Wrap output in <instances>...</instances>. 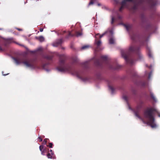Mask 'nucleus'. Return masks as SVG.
Wrapping results in <instances>:
<instances>
[{"label": "nucleus", "mask_w": 160, "mask_h": 160, "mask_svg": "<svg viewBox=\"0 0 160 160\" xmlns=\"http://www.w3.org/2000/svg\"><path fill=\"white\" fill-rule=\"evenodd\" d=\"M94 3L93 2V1H91L88 4V6H89V5H91V4H93Z\"/></svg>", "instance_id": "nucleus-29"}, {"label": "nucleus", "mask_w": 160, "mask_h": 160, "mask_svg": "<svg viewBox=\"0 0 160 160\" xmlns=\"http://www.w3.org/2000/svg\"><path fill=\"white\" fill-rule=\"evenodd\" d=\"M133 2L134 4L133 7V9L137 8V6L142 4H147L150 6V8H152L154 6L158 4V0H123L121 4V6L119 8V10L121 11L122 9L124 8H128L127 2Z\"/></svg>", "instance_id": "nucleus-2"}, {"label": "nucleus", "mask_w": 160, "mask_h": 160, "mask_svg": "<svg viewBox=\"0 0 160 160\" xmlns=\"http://www.w3.org/2000/svg\"><path fill=\"white\" fill-rule=\"evenodd\" d=\"M136 48L134 46H131L129 48V50L130 51L132 52L136 50Z\"/></svg>", "instance_id": "nucleus-13"}, {"label": "nucleus", "mask_w": 160, "mask_h": 160, "mask_svg": "<svg viewBox=\"0 0 160 160\" xmlns=\"http://www.w3.org/2000/svg\"><path fill=\"white\" fill-rule=\"evenodd\" d=\"M52 155H53L51 154V153H48L47 155V157L48 158L51 159L52 158Z\"/></svg>", "instance_id": "nucleus-20"}, {"label": "nucleus", "mask_w": 160, "mask_h": 160, "mask_svg": "<svg viewBox=\"0 0 160 160\" xmlns=\"http://www.w3.org/2000/svg\"><path fill=\"white\" fill-rule=\"evenodd\" d=\"M49 152H49V153H51V154L52 155H54V153L51 149L50 150Z\"/></svg>", "instance_id": "nucleus-27"}, {"label": "nucleus", "mask_w": 160, "mask_h": 160, "mask_svg": "<svg viewBox=\"0 0 160 160\" xmlns=\"http://www.w3.org/2000/svg\"><path fill=\"white\" fill-rule=\"evenodd\" d=\"M113 35H111L109 34V36H108L109 37V42L110 44H113L114 43L115 40L113 37Z\"/></svg>", "instance_id": "nucleus-6"}, {"label": "nucleus", "mask_w": 160, "mask_h": 160, "mask_svg": "<svg viewBox=\"0 0 160 160\" xmlns=\"http://www.w3.org/2000/svg\"><path fill=\"white\" fill-rule=\"evenodd\" d=\"M52 143L50 142L49 143V145L48 146L50 148H52Z\"/></svg>", "instance_id": "nucleus-24"}, {"label": "nucleus", "mask_w": 160, "mask_h": 160, "mask_svg": "<svg viewBox=\"0 0 160 160\" xmlns=\"http://www.w3.org/2000/svg\"><path fill=\"white\" fill-rule=\"evenodd\" d=\"M38 138L39 139L40 142H42V138L41 137H38Z\"/></svg>", "instance_id": "nucleus-31"}, {"label": "nucleus", "mask_w": 160, "mask_h": 160, "mask_svg": "<svg viewBox=\"0 0 160 160\" xmlns=\"http://www.w3.org/2000/svg\"><path fill=\"white\" fill-rule=\"evenodd\" d=\"M46 70L47 71H49V70H48V69H46Z\"/></svg>", "instance_id": "nucleus-46"}, {"label": "nucleus", "mask_w": 160, "mask_h": 160, "mask_svg": "<svg viewBox=\"0 0 160 160\" xmlns=\"http://www.w3.org/2000/svg\"><path fill=\"white\" fill-rule=\"evenodd\" d=\"M158 116L159 117H160V113H159Z\"/></svg>", "instance_id": "nucleus-45"}, {"label": "nucleus", "mask_w": 160, "mask_h": 160, "mask_svg": "<svg viewBox=\"0 0 160 160\" xmlns=\"http://www.w3.org/2000/svg\"><path fill=\"white\" fill-rule=\"evenodd\" d=\"M123 99L125 100L126 102L127 101V98L126 96H123L122 97Z\"/></svg>", "instance_id": "nucleus-23"}, {"label": "nucleus", "mask_w": 160, "mask_h": 160, "mask_svg": "<svg viewBox=\"0 0 160 160\" xmlns=\"http://www.w3.org/2000/svg\"><path fill=\"white\" fill-rule=\"evenodd\" d=\"M40 150L41 152L43 150V145H41L39 147Z\"/></svg>", "instance_id": "nucleus-22"}, {"label": "nucleus", "mask_w": 160, "mask_h": 160, "mask_svg": "<svg viewBox=\"0 0 160 160\" xmlns=\"http://www.w3.org/2000/svg\"><path fill=\"white\" fill-rule=\"evenodd\" d=\"M113 34V30L112 29L110 30V29H108L102 35H100L99 38H101L104 35H106L108 36H109V34L112 35Z\"/></svg>", "instance_id": "nucleus-3"}, {"label": "nucleus", "mask_w": 160, "mask_h": 160, "mask_svg": "<svg viewBox=\"0 0 160 160\" xmlns=\"http://www.w3.org/2000/svg\"><path fill=\"white\" fill-rule=\"evenodd\" d=\"M57 70L59 72L63 73L69 71L70 68L68 67L64 66L62 68H57Z\"/></svg>", "instance_id": "nucleus-4"}, {"label": "nucleus", "mask_w": 160, "mask_h": 160, "mask_svg": "<svg viewBox=\"0 0 160 160\" xmlns=\"http://www.w3.org/2000/svg\"><path fill=\"white\" fill-rule=\"evenodd\" d=\"M17 29H18L19 31H22V29H20L18 28H17Z\"/></svg>", "instance_id": "nucleus-40"}, {"label": "nucleus", "mask_w": 160, "mask_h": 160, "mask_svg": "<svg viewBox=\"0 0 160 160\" xmlns=\"http://www.w3.org/2000/svg\"><path fill=\"white\" fill-rule=\"evenodd\" d=\"M64 62V60H60L59 61V63L60 64H63V63Z\"/></svg>", "instance_id": "nucleus-26"}, {"label": "nucleus", "mask_w": 160, "mask_h": 160, "mask_svg": "<svg viewBox=\"0 0 160 160\" xmlns=\"http://www.w3.org/2000/svg\"><path fill=\"white\" fill-rule=\"evenodd\" d=\"M94 44L97 45V48H98L102 44V42L100 40L97 41L96 39H95V40Z\"/></svg>", "instance_id": "nucleus-9"}, {"label": "nucleus", "mask_w": 160, "mask_h": 160, "mask_svg": "<svg viewBox=\"0 0 160 160\" xmlns=\"http://www.w3.org/2000/svg\"><path fill=\"white\" fill-rule=\"evenodd\" d=\"M122 56L124 58L126 61H127L128 60L127 57L126 55H125L124 53L122 52H121Z\"/></svg>", "instance_id": "nucleus-14"}, {"label": "nucleus", "mask_w": 160, "mask_h": 160, "mask_svg": "<svg viewBox=\"0 0 160 160\" xmlns=\"http://www.w3.org/2000/svg\"><path fill=\"white\" fill-rule=\"evenodd\" d=\"M37 38L38 39L40 42H42L44 40V38L42 36H40L38 38Z\"/></svg>", "instance_id": "nucleus-11"}, {"label": "nucleus", "mask_w": 160, "mask_h": 160, "mask_svg": "<svg viewBox=\"0 0 160 160\" xmlns=\"http://www.w3.org/2000/svg\"><path fill=\"white\" fill-rule=\"evenodd\" d=\"M2 30V28H0V30Z\"/></svg>", "instance_id": "nucleus-47"}, {"label": "nucleus", "mask_w": 160, "mask_h": 160, "mask_svg": "<svg viewBox=\"0 0 160 160\" xmlns=\"http://www.w3.org/2000/svg\"><path fill=\"white\" fill-rule=\"evenodd\" d=\"M90 46L88 45H84L82 47L81 49H85L88 48Z\"/></svg>", "instance_id": "nucleus-17"}, {"label": "nucleus", "mask_w": 160, "mask_h": 160, "mask_svg": "<svg viewBox=\"0 0 160 160\" xmlns=\"http://www.w3.org/2000/svg\"><path fill=\"white\" fill-rule=\"evenodd\" d=\"M43 30V28H40V32H42Z\"/></svg>", "instance_id": "nucleus-34"}, {"label": "nucleus", "mask_w": 160, "mask_h": 160, "mask_svg": "<svg viewBox=\"0 0 160 160\" xmlns=\"http://www.w3.org/2000/svg\"><path fill=\"white\" fill-rule=\"evenodd\" d=\"M118 25H123L128 31H129V28H131L130 25L128 24H124L122 23H120Z\"/></svg>", "instance_id": "nucleus-8"}, {"label": "nucleus", "mask_w": 160, "mask_h": 160, "mask_svg": "<svg viewBox=\"0 0 160 160\" xmlns=\"http://www.w3.org/2000/svg\"><path fill=\"white\" fill-rule=\"evenodd\" d=\"M99 35V33H97V34H96V36H95V38H96V39H97V37H96V36H97V35Z\"/></svg>", "instance_id": "nucleus-37"}, {"label": "nucleus", "mask_w": 160, "mask_h": 160, "mask_svg": "<svg viewBox=\"0 0 160 160\" xmlns=\"http://www.w3.org/2000/svg\"><path fill=\"white\" fill-rule=\"evenodd\" d=\"M77 76L78 77V78H80L82 81L84 82H86L88 80V79L87 78H82L80 77L78 74H77Z\"/></svg>", "instance_id": "nucleus-10"}, {"label": "nucleus", "mask_w": 160, "mask_h": 160, "mask_svg": "<svg viewBox=\"0 0 160 160\" xmlns=\"http://www.w3.org/2000/svg\"><path fill=\"white\" fill-rule=\"evenodd\" d=\"M114 18L113 17H112V21H111V23L112 24L114 22Z\"/></svg>", "instance_id": "nucleus-28"}, {"label": "nucleus", "mask_w": 160, "mask_h": 160, "mask_svg": "<svg viewBox=\"0 0 160 160\" xmlns=\"http://www.w3.org/2000/svg\"><path fill=\"white\" fill-rule=\"evenodd\" d=\"M82 35V32H77L76 33V36L77 37H79Z\"/></svg>", "instance_id": "nucleus-18"}, {"label": "nucleus", "mask_w": 160, "mask_h": 160, "mask_svg": "<svg viewBox=\"0 0 160 160\" xmlns=\"http://www.w3.org/2000/svg\"><path fill=\"white\" fill-rule=\"evenodd\" d=\"M101 58L103 61H106L108 58V56L106 55L102 56L101 57Z\"/></svg>", "instance_id": "nucleus-16"}, {"label": "nucleus", "mask_w": 160, "mask_h": 160, "mask_svg": "<svg viewBox=\"0 0 160 160\" xmlns=\"http://www.w3.org/2000/svg\"><path fill=\"white\" fill-rule=\"evenodd\" d=\"M152 72L151 71L149 73V75H148V79H150V77H151V76L152 75Z\"/></svg>", "instance_id": "nucleus-25"}, {"label": "nucleus", "mask_w": 160, "mask_h": 160, "mask_svg": "<svg viewBox=\"0 0 160 160\" xmlns=\"http://www.w3.org/2000/svg\"><path fill=\"white\" fill-rule=\"evenodd\" d=\"M128 105L129 109L130 110H131L133 111V110L130 107V106L129 105Z\"/></svg>", "instance_id": "nucleus-38"}, {"label": "nucleus", "mask_w": 160, "mask_h": 160, "mask_svg": "<svg viewBox=\"0 0 160 160\" xmlns=\"http://www.w3.org/2000/svg\"><path fill=\"white\" fill-rule=\"evenodd\" d=\"M62 42V40L61 39H58L54 42L52 45L53 47H57L58 46L60 45Z\"/></svg>", "instance_id": "nucleus-5"}, {"label": "nucleus", "mask_w": 160, "mask_h": 160, "mask_svg": "<svg viewBox=\"0 0 160 160\" xmlns=\"http://www.w3.org/2000/svg\"><path fill=\"white\" fill-rule=\"evenodd\" d=\"M78 58L77 57H76V60H75L74 61L76 62H77V61H78Z\"/></svg>", "instance_id": "nucleus-35"}, {"label": "nucleus", "mask_w": 160, "mask_h": 160, "mask_svg": "<svg viewBox=\"0 0 160 160\" xmlns=\"http://www.w3.org/2000/svg\"><path fill=\"white\" fill-rule=\"evenodd\" d=\"M111 68L113 69H116L117 68Z\"/></svg>", "instance_id": "nucleus-43"}, {"label": "nucleus", "mask_w": 160, "mask_h": 160, "mask_svg": "<svg viewBox=\"0 0 160 160\" xmlns=\"http://www.w3.org/2000/svg\"><path fill=\"white\" fill-rule=\"evenodd\" d=\"M12 58L14 60L15 63L17 65H19L22 63L21 62H19L17 59L14 58L12 57Z\"/></svg>", "instance_id": "nucleus-12"}, {"label": "nucleus", "mask_w": 160, "mask_h": 160, "mask_svg": "<svg viewBox=\"0 0 160 160\" xmlns=\"http://www.w3.org/2000/svg\"><path fill=\"white\" fill-rule=\"evenodd\" d=\"M2 74H3V76H6V75H8V74H9V73H7V74H3V72H2Z\"/></svg>", "instance_id": "nucleus-32"}, {"label": "nucleus", "mask_w": 160, "mask_h": 160, "mask_svg": "<svg viewBox=\"0 0 160 160\" xmlns=\"http://www.w3.org/2000/svg\"><path fill=\"white\" fill-rule=\"evenodd\" d=\"M98 6H100L101 5V4L100 3H98Z\"/></svg>", "instance_id": "nucleus-42"}, {"label": "nucleus", "mask_w": 160, "mask_h": 160, "mask_svg": "<svg viewBox=\"0 0 160 160\" xmlns=\"http://www.w3.org/2000/svg\"><path fill=\"white\" fill-rule=\"evenodd\" d=\"M151 97L154 100V101L155 102H156L157 100H156V99L155 97L154 96L153 94L152 93H151Z\"/></svg>", "instance_id": "nucleus-19"}, {"label": "nucleus", "mask_w": 160, "mask_h": 160, "mask_svg": "<svg viewBox=\"0 0 160 160\" xmlns=\"http://www.w3.org/2000/svg\"><path fill=\"white\" fill-rule=\"evenodd\" d=\"M139 107H137V112H138V109Z\"/></svg>", "instance_id": "nucleus-41"}, {"label": "nucleus", "mask_w": 160, "mask_h": 160, "mask_svg": "<svg viewBox=\"0 0 160 160\" xmlns=\"http://www.w3.org/2000/svg\"><path fill=\"white\" fill-rule=\"evenodd\" d=\"M135 115L138 118L141 119L145 124H147L150 125L152 128H155L157 127V125L155 122L154 112H158L157 110L152 108H148L145 110L144 112V118L147 120L145 122L144 120L141 118L137 114L136 112L133 111Z\"/></svg>", "instance_id": "nucleus-1"}, {"label": "nucleus", "mask_w": 160, "mask_h": 160, "mask_svg": "<svg viewBox=\"0 0 160 160\" xmlns=\"http://www.w3.org/2000/svg\"><path fill=\"white\" fill-rule=\"evenodd\" d=\"M109 89L111 91V93L113 94L114 93V89L113 88L110 86H108Z\"/></svg>", "instance_id": "nucleus-15"}, {"label": "nucleus", "mask_w": 160, "mask_h": 160, "mask_svg": "<svg viewBox=\"0 0 160 160\" xmlns=\"http://www.w3.org/2000/svg\"><path fill=\"white\" fill-rule=\"evenodd\" d=\"M131 38L132 39H133V40L134 39V38L132 37H131Z\"/></svg>", "instance_id": "nucleus-44"}, {"label": "nucleus", "mask_w": 160, "mask_h": 160, "mask_svg": "<svg viewBox=\"0 0 160 160\" xmlns=\"http://www.w3.org/2000/svg\"><path fill=\"white\" fill-rule=\"evenodd\" d=\"M46 139H45L44 140V144H46Z\"/></svg>", "instance_id": "nucleus-39"}, {"label": "nucleus", "mask_w": 160, "mask_h": 160, "mask_svg": "<svg viewBox=\"0 0 160 160\" xmlns=\"http://www.w3.org/2000/svg\"><path fill=\"white\" fill-rule=\"evenodd\" d=\"M22 63L25 64L27 67L30 68L32 69L33 68V66L32 64L29 63L27 61L23 62H22Z\"/></svg>", "instance_id": "nucleus-7"}, {"label": "nucleus", "mask_w": 160, "mask_h": 160, "mask_svg": "<svg viewBox=\"0 0 160 160\" xmlns=\"http://www.w3.org/2000/svg\"><path fill=\"white\" fill-rule=\"evenodd\" d=\"M0 51H3V50L1 46H0Z\"/></svg>", "instance_id": "nucleus-33"}, {"label": "nucleus", "mask_w": 160, "mask_h": 160, "mask_svg": "<svg viewBox=\"0 0 160 160\" xmlns=\"http://www.w3.org/2000/svg\"><path fill=\"white\" fill-rule=\"evenodd\" d=\"M46 151V150L45 149H44L42 151H41V154L43 155H45V153Z\"/></svg>", "instance_id": "nucleus-21"}, {"label": "nucleus", "mask_w": 160, "mask_h": 160, "mask_svg": "<svg viewBox=\"0 0 160 160\" xmlns=\"http://www.w3.org/2000/svg\"><path fill=\"white\" fill-rule=\"evenodd\" d=\"M148 55L150 58L152 57V54L150 53V52H149V53L148 54Z\"/></svg>", "instance_id": "nucleus-30"}, {"label": "nucleus", "mask_w": 160, "mask_h": 160, "mask_svg": "<svg viewBox=\"0 0 160 160\" xmlns=\"http://www.w3.org/2000/svg\"><path fill=\"white\" fill-rule=\"evenodd\" d=\"M70 36H72V35H71V34L70 32H69V33L68 37Z\"/></svg>", "instance_id": "nucleus-36"}]
</instances>
